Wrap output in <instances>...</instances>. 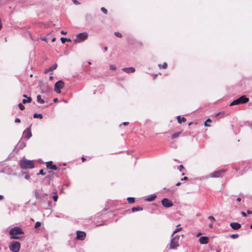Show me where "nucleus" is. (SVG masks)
Instances as JSON below:
<instances>
[{
  "instance_id": "nucleus-31",
  "label": "nucleus",
  "mask_w": 252,
  "mask_h": 252,
  "mask_svg": "<svg viewBox=\"0 0 252 252\" xmlns=\"http://www.w3.org/2000/svg\"><path fill=\"white\" fill-rule=\"evenodd\" d=\"M101 11L104 13L105 14H106L107 13V9L104 7H101Z\"/></svg>"
},
{
  "instance_id": "nucleus-49",
  "label": "nucleus",
  "mask_w": 252,
  "mask_h": 252,
  "mask_svg": "<svg viewBox=\"0 0 252 252\" xmlns=\"http://www.w3.org/2000/svg\"><path fill=\"white\" fill-rule=\"evenodd\" d=\"M64 186L66 187H68L69 186V183L65 184Z\"/></svg>"
},
{
  "instance_id": "nucleus-22",
  "label": "nucleus",
  "mask_w": 252,
  "mask_h": 252,
  "mask_svg": "<svg viewBox=\"0 0 252 252\" xmlns=\"http://www.w3.org/2000/svg\"><path fill=\"white\" fill-rule=\"evenodd\" d=\"M61 42H62V43L63 44L66 41H69V42L71 41L70 39L65 38V37H61Z\"/></svg>"
},
{
  "instance_id": "nucleus-12",
  "label": "nucleus",
  "mask_w": 252,
  "mask_h": 252,
  "mask_svg": "<svg viewBox=\"0 0 252 252\" xmlns=\"http://www.w3.org/2000/svg\"><path fill=\"white\" fill-rule=\"evenodd\" d=\"M199 241L201 244H206L209 242V238L206 236H202L199 238Z\"/></svg>"
},
{
  "instance_id": "nucleus-17",
  "label": "nucleus",
  "mask_w": 252,
  "mask_h": 252,
  "mask_svg": "<svg viewBox=\"0 0 252 252\" xmlns=\"http://www.w3.org/2000/svg\"><path fill=\"white\" fill-rule=\"evenodd\" d=\"M177 119L178 120V122L179 124H181L182 123H184L186 121V119L185 117H181L180 116H178L177 117Z\"/></svg>"
},
{
  "instance_id": "nucleus-9",
  "label": "nucleus",
  "mask_w": 252,
  "mask_h": 252,
  "mask_svg": "<svg viewBox=\"0 0 252 252\" xmlns=\"http://www.w3.org/2000/svg\"><path fill=\"white\" fill-rule=\"evenodd\" d=\"M76 238L78 240H83L86 236V233L84 231H77Z\"/></svg>"
},
{
  "instance_id": "nucleus-38",
  "label": "nucleus",
  "mask_w": 252,
  "mask_h": 252,
  "mask_svg": "<svg viewBox=\"0 0 252 252\" xmlns=\"http://www.w3.org/2000/svg\"><path fill=\"white\" fill-rule=\"evenodd\" d=\"M57 66H58L57 64V63H55V64H54L52 66H51V67H52V69H53V70H54V69H56L57 68Z\"/></svg>"
},
{
  "instance_id": "nucleus-39",
  "label": "nucleus",
  "mask_w": 252,
  "mask_h": 252,
  "mask_svg": "<svg viewBox=\"0 0 252 252\" xmlns=\"http://www.w3.org/2000/svg\"><path fill=\"white\" fill-rule=\"evenodd\" d=\"M208 226L210 229H212L213 227V225L212 222H210L208 224Z\"/></svg>"
},
{
  "instance_id": "nucleus-25",
  "label": "nucleus",
  "mask_w": 252,
  "mask_h": 252,
  "mask_svg": "<svg viewBox=\"0 0 252 252\" xmlns=\"http://www.w3.org/2000/svg\"><path fill=\"white\" fill-rule=\"evenodd\" d=\"M33 118H39V119H42L43 116H42V114H41L35 113L33 114Z\"/></svg>"
},
{
  "instance_id": "nucleus-54",
  "label": "nucleus",
  "mask_w": 252,
  "mask_h": 252,
  "mask_svg": "<svg viewBox=\"0 0 252 252\" xmlns=\"http://www.w3.org/2000/svg\"><path fill=\"white\" fill-rule=\"evenodd\" d=\"M204 125L205 126H210L208 124H207L206 122H205Z\"/></svg>"
},
{
  "instance_id": "nucleus-2",
  "label": "nucleus",
  "mask_w": 252,
  "mask_h": 252,
  "mask_svg": "<svg viewBox=\"0 0 252 252\" xmlns=\"http://www.w3.org/2000/svg\"><path fill=\"white\" fill-rule=\"evenodd\" d=\"M20 165L22 169L33 168L34 167L33 161L30 160H21Z\"/></svg>"
},
{
  "instance_id": "nucleus-64",
  "label": "nucleus",
  "mask_w": 252,
  "mask_h": 252,
  "mask_svg": "<svg viewBox=\"0 0 252 252\" xmlns=\"http://www.w3.org/2000/svg\"><path fill=\"white\" fill-rule=\"evenodd\" d=\"M250 228H251V229H252V224L251 225V226H250Z\"/></svg>"
},
{
  "instance_id": "nucleus-48",
  "label": "nucleus",
  "mask_w": 252,
  "mask_h": 252,
  "mask_svg": "<svg viewBox=\"0 0 252 252\" xmlns=\"http://www.w3.org/2000/svg\"><path fill=\"white\" fill-rule=\"evenodd\" d=\"M202 234V233L201 232H199L197 233V234L196 235V237H199Z\"/></svg>"
},
{
  "instance_id": "nucleus-18",
  "label": "nucleus",
  "mask_w": 252,
  "mask_h": 252,
  "mask_svg": "<svg viewBox=\"0 0 252 252\" xmlns=\"http://www.w3.org/2000/svg\"><path fill=\"white\" fill-rule=\"evenodd\" d=\"M37 101L40 104L44 103V100L41 98V96L40 95L37 96Z\"/></svg>"
},
{
  "instance_id": "nucleus-24",
  "label": "nucleus",
  "mask_w": 252,
  "mask_h": 252,
  "mask_svg": "<svg viewBox=\"0 0 252 252\" xmlns=\"http://www.w3.org/2000/svg\"><path fill=\"white\" fill-rule=\"evenodd\" d=\"M127 200L129 203H133L135 201V198L134 197H129L127 198Z\"/></svg>"
},
{
  "instance_id": "nucleus-63",
  "label": "nucleus",
  "mask_w": 252,
  "mask_h": 252,
  "mask_svg": "<svg viewBox=\"0 0 252 252\" xmlns=\"http://www.w3.org/2000/svg\"><path fill=\"white\" fill-rule=\"evenodd\" d=\"M210 121H211L210 119L208 118V119L206 120V122H210Z\"/></svg>"
},
{
  "instance_id": "nucleus-5",
  "label": "nucleus",
  "mask_w": 252,
  "mask_h": 252,
  "mask_svg": "<svg viewBox=\"0 0 252 252\" xmlns=\"http://www.w3.org/2000/svg\"><path fill=\"white\" fill-rule=\"evenodd\" d=\"M88 34L87 32H82L76 35V38L75 39V42H82L88 38Z\"/></svg>"
},
{
  "instance_id": "nucleus-45",
  "label": "nucleus",
  "mask_w": 252,
  "mask_h": 252,
  "mask_svg": "<svg viewBox=\"0 0 252 252\" xmlns=\"http://www.w3.org/2000/svg\"><path fill=\"white\" fill-rule=\"evenodd\" d=\"M188 179L187 177H184V178H181L182 181L187 180Z\"/></svg>"
},
{
  "instance_id": "nucleus-4",
  "label": "nucleus",
  "mask_w": 252,
  "mask_h": 252,
  "mask_svg": "<svg viewBox=\"0 0 252 252\" xmlns=\"http://www.w3.org/2000/svg\"><path fill=\"white\" fill-rule=\"evenodd\" d=\"M20 247V243L17 241L11 242L9 246V249L13 252H18Z\"/></svg>"
},
{
  "instance_id": "nucleus-27",
  "label": "nucleus",
  "mask_w": 252,
  "mask_h": 252,
  "mask_svg": "<svg viewBox=\"0 0 252 252\" xmlns=\"http://www.w3.org/2000/svg\"><path fill=\"white\" fill-rule=\"evenodd\" d=\"M179 225H177V228H176L174 231H173V234H174L175 233H177V232L180 231L181 230H182V227H179Z\"/></svg>"
},
{
  "instance_id": "nucleus-59",
  "label": "nucleus",
  "mask_w": 252,
  "mask_h": 252,
  "mask_svg": "<svg viewBox=\"0 0 252 252\" xmlns=\"http://www.w3.org/2000/svg\"><path fill=\"white\" fill-rule=\"evenodd\" d=\"M53 70V69H52V67H50L49 69H48V71H52Z\"/></svg>"
},
{
  "instance_id": "nucleus-32",
  "label": "nucleus",
  "mask_w": 252,
  "mask_h": 252,
  "mask_svg": "<svg viewBox=\"0 0 252 252\" xmlns=\"http://www.w3.org/2000/svg\"><path fill=\"white\" fill-rule=\"evenodd\" d=\"M114 34L118 37H122V34L119 32H114Z\"/></svg>"
},
{
  "instance_id": "nucleus-53",
  "label": "nucleus",
  "mask_w": 252,
  "mask_h": 252,
  "mask_svg": "<svg viewBox=\"0 0 252 252\" xmlns=\"http://www.w3.org/2000/svg\"><path fill=\"white\" fill-rule=\"evenodd\" d=\"M52 42H55L56 41V38L54 37L51 40Z\"/></svg>"
},
{
  "instance_id": "nucleus-36",
  "label": "nucleus",
  "mask_w": 252,
  "mask_h": 252,
  "mask_svg": "<svg viewBox=\"0 0 252 252\" xmlns=\"http://www.w3.org/2000/svg\"><path fill=\"white\" fill-rule=\"evenodd\" d=\"M72 1L74 4L78 5L80 4V3L77 0H72Z\"/></svg>"
},
{
  "instance_id": "nucleus-56",
  "label": "nucleus",
  "mask_w": 252,
  "mask_h": 252,
  "mask_svg": "<svg viewBox=\"0 0 252 252\" xmlns=\"http://www.w3.org/2000/svg\"><path fill=\"white\" fill-rule=\"evenodd\" d=\"M49 79H50V80H52L53 79V77L52 76H50L49 77Z\"/></svg>"
},
{
  "instance_id": "nucleus-14",
  "label": "nucleus",
  "mask_w": 252,
  "mask_h": 252,
  "mask_svg": "<svg viewBox=\"0 0 252 252\" xmlns=\"http://www.w3.org/2000/svg\"><path fill=\"white\" fill-rule=\"evenodd\" d=\"M122 70L124 71L127 73L134 72L135 71V69L133 67H124L122 68Z\"/></svg>"
},
{
  "instance_id": "nucleus-51",
  "label": "nucleus",
  "mask_w": 252,
  "mask_h": 252,
  "mask_svg": "<svg viewBox=\"0 0 252 252\" xmlns=\"http://www.w3.org/2000/svg\"><path fill=\"white\" fill-rule=\"evenodd\" d=\"M47 91H44L43 90H41V93L43 94V93H45Z\"/></svg>"
},
{
  "instance_id": "nucleus-60",
  "label": "nucleus",
  "mask_w": 252,
  "mask_h": 252,
  "mask_svg": "<svg viewBox=\"0 0 252 252\" xmlns=\"http://www.w3.org/2000/svg\"><path fill=\"white\" fill-rule=\"evenodd\" d=\"M3 196H2V195H0V200L2 199H3Z\"/></svg>"
},
{
  "instance_id": "nucleus-15",
  "label": "nucleus",
  "mask_w": 252,
  "mask_h": 252,
  "mask_svg": "<svg viewBox=\"0 0 252 252\" xmlns=\"http://www.w3.org/2000/svg\"><path fill=\"white\" fill-rule=\"evenodd\" d=\"M230 225L231 226V227L234 229H238L241 227V225L238 222H231L230 224Z\"/></svg>"
},
{
  "instance_id": "nucleus-29",
  "label": "nucleus",
  "mask_w": 252,
  "mask_h": 252,
  "mask_svg": "<svg viewBox=\"0 0 252 252\" xmlns=\"http://www.w3.org/2000/svg\"><path fill=\"white\" fill-rule=\"evenodd\" d=\"M45 174H46V172H45L43 169H40L39 170V173H37V175L41 174L42 175H45Z\"/></svg>"
},
{
  "instance_id": "nucleus-26",
  "label": "nucleus",
  "mask_w": 252,
  "mask_h": 252,
  "mask_svg": "<svg viewBox=\"0 0 252 252\" xmlns=\"http://www.w3.org/2000/svg\"><path fill=\"white\" fill-rule=\"evenodd\" d=\"M158 66L160 68H162L165 69L167 67V64L166 63H164L162 64H158Z\"/></svg>"
},
{
  "instance_id": "nucleus-21",
  "label": "nucleus",
  "mask_w": 252,
  "mask_h": 252,
  "mask_svg": "<svg viewBox=\"0 0 252 252\" xmlns=\"http://www.w3.org/2000/svg\"><path fill=\"white\" fill-rule=\"evenodd\" d=\"M141 210H142V208H141V207H140L139 206L133 207L132 208V211L133 212H136V211H141Z\"/></svg>"
},
{
  "instance_id": "nucleus-7",
  "label": "nucleus",
  "mask_w": 252,
  "mask_h": 252,
  "mask_svg": "<svg viewBox=\"0 0 252 252\" xmlns=\"http://www.w3.org/2000/svg\"><path fill=\"white\" fill-rule=\"evenodd\" d=\"M225 171V170H219L211 173L208 177L219 178L221 177V174Z\"/></svg>"
},
{
  "instance_id": "nucleus-16",
  "label": "nucleus",
  "mask_w": 252,
  "mask_h": 252,
  "mask_svg": "<svg viewBox=\"0 0 252 252\" xmlns=\"http://www.w3.org/2000/svg\"><path fill=\"white\" fill-rule=\"evenodd\" d=\"M157 196L155 194H152L147 196L146 200L148 201H152L155 199Z\"/></svg>"
},
{
  "instance_id": "nucleus-58",
  "label": "nucleus",
  "mask_w": 252,
  "mask_h": 252,
  "mask_svg": "<svg viewBox=\"0 0 252 252\" xmlns=\"http://www.w3.org/2000/svg\"><path fill=\"white\" fill-rule=\"evenodd\" d=\"M247 213H248V214H250L252 213V211H251L250 210H248Z\"/></svg>"
},
{
  "instance_id": "nucleus-19",
  "label": "nucleus",
  "mask_w": 252,
  "mask_h": 252,
  "mask_svg": "<svg viewBox=\"0 0 252 252\" xmlns=\"http://www.w3.org/2000/svg\"><path fill=\"white\" fill-rule=\"evenodd\" d=\"M93 19V16L91 14H87L85 15V19L87 21H91Z\"/></svg>"
},
{
  "instance_id": "nucleus-33",
  "label": "nucleus",
  "mask_w": 252,
  "mask_h": 252,
  "mask_svg": "<svg viewBox=\"0 0 252 252\" xmlns=\"http://www.w3.org/2000/svg\"><path fill=\"white\" fill-rule=\"evenodd\" d=\"M41 225V223L40 221H36L35 224V228H37Z\"/></svg>"
},
{
  "instance_id": "nucleus-30",
  "label": "nucleus",
  "mask_w": 252,
  "mask_h": 252,
  "mask_svg": "<svg viewBox=\"0 0 252 252\" xmlns=\"http://www.w3.org/2000/svg\"><path fill=\"white\" fill-rule=\"evenodd\" d=\"M19 108L20 110H23L25 109V106L21 103L18 104Z\"/></svg>"
},
{
  "instance_id": "nucleus-52",
  "label": "nucleus",
  "mask_w": 252,
  "mask_h": 252,
  "mask_svg": "<svg viewBox=\"0 0 252 252\" xmlns=\"http://www.w3.org/2000/svg\"><path fill=\"white\" fill-rule=\"evenodd\" d=\"M241 198L240 197H238L237 198V201L240 202V201H241Z\"/></svg>"
},
{
  "instance_id": "nucleus-57",
  "label": "nucleus",
  "mask_w": 252,
  "mask_h": 252,
  "mask_svg": "<svg viewBox=\"0 0 252 252\" xmlns=\"http://www.w3.org/2000/svg\"><path fill=\"white\" fill-rule=\"evenodd\" d=\"M41 40H43V41H46V38H44V37L42 38Z\"/></svg>"
},
{
  "instance_id": "nucleus-44",
  "label": "nucleus",
  "mask_w": 252,
  "mask_h": 252,
  "mask_svg": "<svg viewBox=\"0 0 252 252\" xmlns=\"http://www.w3.org/2000/svg\"><path fill=\"white\" fill-rule=\"evenodd\" d=\"M241 213L244 217H246L247 216L246 213L244 212H241Z\"/></svg>"
},
{
  "instance_id": "nucleus-55",
  "label": "nucleus",
  "mask_w": 252,
  "mask_h": 252,
  "mask_svg": "<svg viewBox=\"0 0 252 252\" xmlns=\"http://www.w3.org/2000/svg\"><path fill=\"white\" fill-rule=\"evenodd\" d=\"M180 185H181V183H180V182H178V183L176 184V186H179Z\"/></svg>"
},
{
  "instance_id": "nucleus-10",
  "label": "nucleus",
  "mask_w": 252,
  "mask_h": 252,
  "mask_svg": "<svg viewBox=\"0 0 252 252\" xmlns=\"http://www.w3.org/2000/svg\"><path fill=\"white\" fill-rule=\"evenodd\" d=\"M179 246L178 242L176 240V237L174 238L171 241L170 244V249H175Z\"/></svg>"
},
{
  "instance_id": "nucleus-3",
  "label": "nucleus",
  "mask_w": 252,
  "mask_h": 252,
  "mask_svg": "<svg viewBox=\"0 0 252 252\" xmlns=\"http://www.w3.org/2000/svg\"><path fill=\"white\" fill-rule=\"evenodd\" d=\"M249 98L243 95L239 98L233 100L230 104V106L237 105L239 104L245 103L249 101Z\"/></svg>"
},
{
  "instance_id": "nucleus-34",
  "label": "nucleus",
  "mask_w": 252,
  "mask_h": 252,
  "mask_svg": "<svg viewBox=\"0 0 252 252\" xmlns=\"http://www.w3.org/2000/svg\"><path fill=\"white\" fill-rule=\"evenodd\" d=\"M58 196L57 194L53 196V199L54 201H57L58 200Z\"/></svg>"
},
{
  "instance_id": "nucleus-61",
  "label": "nucleus",
  "mask_w": 252,
  "mask_h": 252,
  "mask_svg": "<svg viewBox=\"0 0 252 252\" xmlns=\"http://www.w3.org/2000/svg\"><path fill=\"white\" fill-rule=\"evenodd\" d=\"M104 49L105 51H107L108 48H107V47H105L104 48Z\"/></svg>"
},
{
  "instance_id": "nucleus-46",
  "label": "nucleus",
  "mask_w": 252,
  "mask_h": 252,
  "mask_svg": "<svg viewBox=\"0 0 252 252\" xmlns=\"http://www.w3.org/2000/svg\"><path fill=\"white\" fill-rule=\"evenodd\" d=\"M128 124H129V123H128V122H124L122 124H123L124 126H127Z\"/></svg>"
},
{
  "instance_id": "nucleus-47",
  "label": "nucleus",
  "mask_w": 252,
  "mask_h": 252,
  "mask_svg": "<svg viewBox=\"0 0 252 252\" xmlns=\"http://www.w3.org/2000/svg\"><path fill=\"white\" fill-rule=\"evenodd\" d=\"M58 99L57 98H54V99H53V101H54V102H58Z\"/></svg>"
},
{
  "instance_id": "nucleus-62",
  "label": "nucleus",
  "mask_w": 252,
  "mask_h": 252,
  "mask_svg": "<svg viewBox=\"0 0 252 252\" xmlns=\"http://www.w3.org/2000/svg\"><path fill=\"white\" fill-rule=\"evenodd\" d=\"M23 96L24 97H26V98L28 97L26 94H24V95H23Z\"/></svg>"
},
{
  "instance_id": "nucleus-20",
  "label": "nucleus",
  "mask_w": 252,
  "mask_h": 252,
  "mask_svg": "<svg viewBox=\"0 0 252 252\" xmlns=\"http://www.w3.org/2000/svg\"><path fill=\"white\" fill-rule=\"evenodd\" d=\"M32 101V98L30 97H27V99H23L22 100V102L24 104H26L27 102H29V103L31 102Z\"/></svg>"
},
{
  "instance_id": "nucleus-41",
  "label": "nucleus",
  "mask_w": 252,
  "mask_h": 252,
  "mask_svg": "<svg viewBox=\"0 0 252 252\" xmlns=\"http://www.w3.org/2000/svg\"><path fill=\"white\" fill-rule=\"evenodd\" d=\"M208 219L210 220H215V218L213 216H209L208 217Z\"/></svg>"
},
{
  "instance_id": "nucleus-50",
  "label": "nucleus",
  "mask_w": 252,
  "mask_h": 252,
  "mask_svg": "<svg viewBox=\"0 0 252 252\" xmlns=\"http://www.w3.org/2000/svg\"><path fill=\"white\" fill-rule=\"evenodd\" d=\"M81 159L82 160V162H84V161H85L86 160V158L84 157H82L81 158Z\"/></svg>"
},
{
  "instance_id": "nucleus-28",
  "label": "nucleus",
  "mask_w": 252,
  "mask_h": 252,
  "mask_svg": "<svg viewBox=\"0 0 252 252\" xmlns=\"http://www.w3.org/2000/svg\"><path fill=\"white\" fill-rule=\"evenodd\" d=\"M109 68L111 70H115L116 69V66L114 64H111L109 66Z\"/></svg>"
},
{
  "instance_id": "nucleus-35",
  "label": "nucleus",
  "mask_w": 252,
  "mask_h": 252,
  "mask_svg": "<svg viewBox=\"0 0 252 252\" xmlns=\"http://www.w3.org/2000/svg\"><path fill=\"white\" fill-rule=\"evenodd\" d=\"M238 236H238V234H232V235H231V237L232 238H233V239L237 238H238Z\"/></svg>"
},
{
  "instance_id": "nucleus-6",
  "label": "nucleus",
  "mask_w": 252,
  "mask_h": 252,
  "mask_svg": "<svg viewBox=\"0 0 252 252\" xmlns=\"http://www.w3.org/2000/svg\"><path fill=\"white\" fill-rule=\"evenodd\" d=\"M63 82L62 80L58 81L55 84V91L57 93H61L60 90L63 89Z\"/></svg>"
},
{
  "instance_id": "nucleus-13",
  "label": "nucleus",
  "mask_w": 252,
  "mask_h": 252,
  "mask_svg": "<svg viewBox=\"0 0 252 252\" xmlns=\"http://www.w3.org/2000/svg\"><path fill=\"white\" fill-rule=\"evenodd\" d=\"M25 137L27 139H29L32 136V132L31 131V126L30 127L27 128L25 131Z\"/></svg>"
},
{
  "instance_id": "nucleus-8",
  "label": "nucleus",
  "mask_w": 252,
  "mask_h": 252,
  "mask_svg": "<svg viewBox=\"0 0 252 252\" xmlns=\"http://www.w3.org/2000/svg\"><path fill=\"white\" fill-rule=\"evenodd\" d=\"M161 203L162 205L166 208L172 207L173 205L172 202L171 200L166 198H163L162 200Z\"/></svg>"
},
{
  "instance_id": "nucleus-11",
  "label": "nucleus",
  "mask_w": 252,
  "mask_h": 252,
  "mask_svg": "<svg viewBox=\"0 0 252 252\" xmlns=\"http://www.w3.org/2000/svg\"><path fill=\"white\" fill-rule=\"evenodd\" d=\"M52 161H48L46 162V167L47 168L56 170L58 169V167L56 165H52Z\"/></svg>"
},
{
  "instance_id": "nucleus-43",
  "label": "nucleus",
  "mask_w": 252,
  "mask_h": 252,
  "mask_svg": "<svg viewBox=\"0 0 252 252\" xmlns=\"http://www.w3.org/2000/svg\"><path fill=\"white\" fill-rule=\"evenodd\" d=\"M61 33L62 34L65 35V34H67V32H64V31H61Z\"/></svg>"
},
{
  "instance_id": "nucleus-37",
  "label": "nucleus",
  "mask_w": 252,
  "mask_h": 252,
  "mask_svg": "<svg viewBox=\"0 0 252 252\" xmlns=\"http://www.w3.org/2000/svg\"><path fill=\"white\" fill-rule=\"evenodd\" d=\"M184 168V166L183 165H180L179 166H178V169H179L180 171H182V169Z\"/></svg>"
},
{
  "instance_id": "nucleus-1",
  "label": "nucleus",
  "mask_w": 252,
  "mask_h": 252,
  "mask_svg": "<svg viewBox=\"0 0 252 252\" xmlns=\"http://www.w3.org/2000/svg\"><path fill=\"white\" fill-rule=\"evenodd\" d=\"M24 234L22 229L19 227H15L9 231V234L11 235V239H19L20 238L17 235Z\"/></svg>"
},
{
  "instance_id": "nucleus-42",
  "label": "nucleus",
  "mask_w": 252,
  "mask_h": 252,
  "mask_svg": "<svg viewBox=\"0 0 252 252\" xmlns=\"http://www.w3.org/2000/svg\"><path fill=\"white\" fill-rule=\"evenodd\" d=\"M15 123H19V122H20V119L19 118H16L15 119Z\"/></svg>"
},
{
  "instance_id": "nucleus-23",
  "label": "nucleus",
  "mask_w": 252,
  "mask_h": 252,
  "mask_svg": "<svg viewBox=\"0 0 252 252\" xmlns=\"http://www.w3.org/2000/svg\"><path fill=\"white\" fill-rule=\"evenodd\" d=\"M182 131L176 132L172 135V138L174 139L179 136Z\"/></svg>"
},
{
  "instance_id": "nucleus-40",
  "label": "nucleus",
  "mask_w": 252,
  "mask_h": 252,
  "mask_svg": "<svg viewBox=\"0 0 252 252\" xmlns=\"http://www.w3.org/2000/svg\"><path fill=\"white\" fill-rule=\"evenodd\" d=\"M25 178L27 180H29L30 178L29 174H27L25 176Z\"/></svg>"
}]
</instances>
